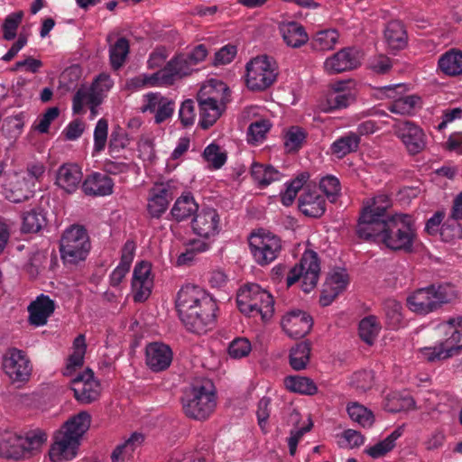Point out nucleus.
Instances as JSON below:
<instances>
[{
  "mask_svg": "<svg viewBox=\"0 0 462 462\" xmlns=\"http://www.w3.org/2000/svg\"><path fill=\"white\" fill-rule=\"evenodd\" d=\"M176 309L185 328L193 333H205L214 323L218 310L216 300L203 288L187 284L177 294Z\"/></svg>",
  "mask_w": 462,
  "mask_h": 462,
  "instance_id": "f257e3e1",
  "label": "nucleus"
},
{
  "mask_svg": "<svg viewBox=\"0 0 462 462\" xmlns=\"http://www.w3.org/2000/svg\"><path fill=\"white\" fill-rule=\"evenodd\" d=\"M361 225V235L365 240L380 242L393 251L411 252L416 238V226L412 216L403 213L392 215L385 221L371 222L365 215Z\"/></svg>",
  "mask_w": 462,
  "mask_h": 462,
  "instance_id": "f03ea898",
  "label": "nucleus"
},
{
  "mask_svg": "<svg viewBox=\"0 0 462 462\" xmlns=\"http://www.w3.org/2000/svg\"><path fill=\"white\" fill-rule=\"evenodd\" d=\"M90 423L91 416L88 411H80L68 420L55 434L54 443L49 451L51 460L62 462L73 459L80 439L89 429Z\"/></svg>",
  "mask_w": 462,
  "mask_h": 462,
  "instance_id": "7ed1b4c3",
  "label": "nucleus"
},
{
  "mask_svg": "<svg viewBox=\"0 0 462 462\" xmlns=\"http://www.w3.org/2000/svg\"><path fill=\"white\" fill-rule=\"evenodd\" d=\"M457 296L456 286L450 282L431 284L413 291L407 298V306L412 312L427 315L451 303Z\"/></svg>",
  "mask_w": 462,
  "mask_h": 462,
  "instance_id": "20e7f679",
  "label": "nucleus"
},
{
  "mask_svg": "<svg viewBox=\"0 0 462 462\" xmlns=\"http://www.w3.org/2000/svg\"><path fill=\"white\" fill-rule=\"evenodd\" d=\"M181 403L187 417L197 420L208 419L217 407L213 383L209 380L192 383L184 390Z\"/></svg>",
  "mask_w": 462,
  "mask_h": 462,
  "instance_id": "39448f33",
  "label": "nucleus"
},
{
  "mask_svg": "<svg viewBox=\"0 0 462 462\" xmlns=\"http://www.w3.org/2000/svg\"><path fill=\"white\" fill-rule=\"evenodd\" d=\"M236 303L239 310L248 316H260L268 321L274 313V300L272 294L256 283L241 287L237 292Z\"/></svg>",
  "mask_w": 462,
  "mask_h": 462,
  "instance_id": "423d86ee",
  "label": "nucleus"
},
{
  "mask_svg": "<svg viewBox=\"0 0 462 462\" xmlns=\"http://www.w3.org/2000/svg\"><path fill=\"white\" fill-rule=\"evenodd\" d=\"M229 89L223 82L202 87L197 94L199 108V125L203 129L212 126L225 109Z\"/></svg>",
  "mask_w": 462,
  "mask_h": 462,
  "instance_id": "0eeeda50",
  "label": "nucleus"
},
{
  "mask_svg": "<svg viewBox=\"0 0 462 462\" xmlns=\"http://www.w3.org/2000/svg\"><path fill=\"white\" fill-rule=\"evenodd\" d=\"M91 248L87 230L79 225L67 228L60 241V253L65 263L77 264L86 260Z\"/></svg>",
  "mask_w": 462,
  "mask_h": 462,
  "instance_id": "6e6552de",
  "label": "nucleus"
},
{
  "mask_svg": "<svg viewBox=\"0 0 462 462\" xmlns=\"http://www.w3.org/2000/svg\"><path fill=\"white\" fill-rule=\"evenodd\" d=\"M249 248L254 262L265 266L275 261L282 251L281 238L270 231L259 229L250 235Z\"/></svg>",
  "mask_w": 462,
  "mask_h": 462,
  "instance_id": "1a4fd4ad",
  "label": "nucleus"
},
{
  "mask_svg": "<svg viewBox=\"0 0 462 462\" xmlns=\"http://www.w3.org/2000/svg\"><path fill=\"white\" fill-rule=\"evenodd\" d=\"M320 273L319 257L314 251H306L298 264L292 267L286 278L287 286L290 287L301 280L303 291L310 292L317 285Z\"/></svg>",
  "mask_w": 462,
  "mask_h": 462,
  "instance_id": "9d476101",
  "label": "nucleus"
},
{
  "mask_svg": "<svg viewBox=\"0 0 462 462\" xmlns=\"http://www.w3.org/2000/svg\"><path fill=\"white\" fill-rule=\"evenodd\" d=\"M275 63L267 56H258L246 65V85L252 90H264L276 79Z\"/></svg>",
  "mask_w": 462,
  "mask_h": 462,
  "instance_id": "9b49d317",
  "label": "nucleus"
},
{
  "mask_svg": "<svg viewBox=\"0 0 462 462\" xmlns=\"http://www.w3.org/2000/svg\"><path fill=\"white\" fill-rule=\"evenodd\" d=\"M3 369L12 382L21 383L30 378L32 365L23 350L12 347L3 356Z\"/></svg>",
  "mask_w": 462,
  "mask_h": 462,
  "instance_id": "f8f14e48",
  "label": "nucleus"
},
{
  "mask_svg": "<svg viewBox=\"0 0 462 462\" xmlns=\"http://www.w3.org/2000/svg\"><path fill=\"white\" fill-rule=\"evenodd\" d=\"M71 390L78 402L89 404L99 398L101 385L99 381L94 378L93 371L88 368L71 381Z\"/></svg>",
  "mask_w": 462,
  "mask_h": 462,
  "instance_id": "ddd939ff",
  "label": "nucleus"
},
{
  "mask_svg": "<svg viewBox=\"0 0 462 462\" xmlns=\"http://www.w3.org/2000/svg\"><path fill=\"white\" fill-rule=\"evenodd\" d=\"M356 100L349 81H337L330 86V89L324 101L320 103V109L331 113L349 106Z\"/></svg>",
  "mask_w": 462,
  "mask_h": 462,
  "instance_id": "4468645a",
  "label": "nucleus"
},
{
  "mask_svg": "<svg viewBox=\"0 0 462 462\" xmlns=\"http://www.w3.org/2000/svg\"><path fill=\"white\" fill-rule=\"evenodd\" d=\"M394 131L410 154H418L425 149L426 135L423 130L415 123L411 121L399 122L394 125Z\"/></svg>",
  "mask_w": 462,
  "mask_h": 462,
  "instance_id": "2eb2a0df",
  "label": "nucleus"
},
{
  "mask_svg": "<svg viewBox=\"0 0 462 462\" xmlns=\"http://www.w3.org/2000/svg\"><path fill=\"white\" fill-rule=\"evenodd\" d=\"M191 228L198 236L210 240L220 231V217L217 209L209 207L202 208L191 221Z\"/></svg>",
  "mask_w": 462,
  "mask_h": 462,
  "instance_id": "dca6fc26",
  "label": "nucleus"
},
{
  "mask_svg": "<svg viewBox=\"0 0 462 462\" xmlns=\"http://www.w3.org/2000/svg\"><path fill=\"white\" fill-rule=\"evenodd\" d=\"M360 65V51L346 47L328 57L324 61V69L328 74L333 75L355 69Z\"/></svg>",
  "mask_w": 462,
  "mask_h": 462,
  "instance_id": "f3484780",
  "label": "nucleus"
},
{
  "mask_svg": "<svg viewBox=\"0 0 462 462\" xmlns=\"http://www.w3.org/2000/svg\"><path fill=\"white\" fill-rule=\"evenodd\" d=\"M195 70H197V69L193 68L186 53H179L172 57L165 66L158 71L161 76V82H162L163 86H171L176 80L191 75Z\"/></svg>",
  "mask_w": 462,
  "mask_h": 462,
  "instance_id": "a211bd4d",
  "label": "nucleus"
},
{
  "mask_svg": "<svg viewBox=\"0 0 462 462\" xmlns=\"http://www.w3.org/2000/svg\"><path fill=\"white\" fill-rule=\"evenodd\" d=\"M143 112L154 115V122L162 124L171 118L174 113V102L159 92H150L143 96Z\"/></svg>",
  "mask_w": 462,
  "mask_h": 462,
  "instance_id": "6ab92c4d",
  "label": "nucleus"
},
{
  "mask_svg": "<svg viewBox=\"0 0 462 462\" xmlns=\"http://www.w3.org/2000/svg\"><path fill=\"white\" fill-rule=\"evenodd\" d=\"M151 272L152 266L148 262L142 261L134 266L132 279L134 301H144L150 296L153 285Z\"/></svg>",
  "mask_w": 462,
  "mask_h": 462,
  "instance_id": "aec40b11",
  "label": "nucleus"
},
{
  "mask_svg": "<svg viewBox=\"0 0 462 462\" xmlns=\"http://www.w3.org/2000/svg\"><path fill=\"white\" fill-rule=\"evenodd\" d=\"M173 199V191L169 183H155L149 191L147 211L151 217L160 218Z\"/></svg>",
  "mask_w": 462,
  "mask_h": 462,
  "instance_id": "412c9836",
  "label": "nucleus"
},
{
  "mask_svg": "<svg viewBox=\"0 0 462 462\" xmlns=\"http://www.w3.org/2000/svg\"><path fill=\"white\" fill-rule=\"evenodd\" d=\"M281 323L282 329L290 337L300 338L310 331L313 320L307 312L296 310L284 315Z\"/></svg>",
  "mask_w": 462,
  "mask_h": 462,
  "instance_id": "4be33fe9",
  "label": "nucleus"
},
{
  "mask_svg": "<svg viewBox=\"0 0 462 462\" xmlns=\"http://www.w3.org/2000/svg\"><path fill=\"white\" fill-rule=\"evenodd\" d=\"M392 206V199L387 194H378L372 199L368 200L365 208H363L359 217L356 232L357 235H361V225L365 221L364 217L365 215L371 217V222L385 221L392 215L386 214V210Z\"/></svg>",
  "mask_w": 462,
  "mask_h": 462,
  "instance_id": "5701e85b",
  "label": "nucleus"
},
{
  "mask_svg": "<svg viewBox=\"0 0 462 462\" xmlns=\"http://www.w3.org/2000/svg\"><path fill=\"white\" fill-rule=\"evenodd\" d=\"M348 284V274L345 269L333 270L328 276L319 297L322 306H328L346 290Z\"/></svg>",
  "mask_w": 462,
  "mask_h": 462,
  "instance_id": "b1692460",
  "label": "nucleus"
},
{
  "mask_svg": "<svg viewBox=\"0 0 462 462\" xmlns=\"http://www.w3.org/2000/svg\"><path fill=\"white\" fill-rule=\"evenodd\" d=\"M83 172L77 163H63L56 171L55 184L68 194L75 193L82 184Z\"/></svg>",
  "mask_w": 462,
  "mask_h": 462,
  "instance_id": "393cba45",
  "label": "nucleus"
},
{
  "mask_svg": "<svg viewBox=\"0 0 462 462\" xmlns=\"http://www.w3.org/2000/svg\"><path fill=\"white\" fill-rule=\"evenodd\" d=\"M114 180L106 174L92 172L86 176L81 184V189L88 197H106L114 192Z\"/></svg>",
  "mask_w": 462,
  "mask_h": 462,
  "instance_id": "a878e982",
  "label": "nucleus"
},
{
  "mask_svg": "<svg viewBox=\"0 0 462 462\" xmlns=\"http://www.w3.org/2000/svg\"><path fill=\"white\" fill-rule=\"evenodd\" d=\"M298 207L307 217H320L326 211V200L317 189L306 188L299 198Z\"/></svg>",
  "mask_w": 462,
  "mask_h": 462,
  "instance_id": "bb28decb",
  "label": "nucleus"
},
{
  "mask_svg": "<svg viewBox=\"0 0 462 462\" xmlns=\"http://www.w3.org/2000/svg\"><path fill=\"white\" fill-rule=\"evenodd\" d=\"M146 364L153 372L167 369L172 361V351L162 343H151L146 347Z\"/></svg>",
  "mask_w": 462,
  "mask_h": 462,
  "instance_id": "cd10ccee",
  "label": "nucleus"
},
{
  "mask_svg": "<svg viewBox=\"0 0 462 462\" xmlns=\"http://www.w3.org/2000/svg\"><path fill=\"white\" fill-rule=\"evenodd\" d=\"M54 310V300L47 295L41 294L28 306L30 324L35 327L45 325Z\"/></svg>",
  "mask_w": 462,
  "mask_h": 462,
  "instance_id": "c85d7f7f",
  "label": "nucleus"
},
{
  "mask_svg": "<svg viewBox=\"0 0 462 462\" xmlns=\"http://www.w3.org/2000/svg\"><path fill=\"white\" fill-rule=\"evenodd\" d=\"M278 28L288 47L298 49L309 41V35L304 26L298 22H282Z\"/></svg>",
  "mask_w": 462,
  "mask_h": 462,
  "instance_id": "c756f323",
  "label": "nucleus"
},
{
  "mask_svg": "<svg viewBox=\"0 0 462 462\" xmlns=\"http://www.w3.org/2000/svg\"><path fill=\"white\" fill-rule=\"evenodd\" d=\"M135 244L132 240L126 241L124 245L119 264L114 269L109 276V282L112 287L119 286L126 273L129 272L135 254Z\"/></svg>",
  "mask_w": 462,
  "mask_h": 462,
  "instance_id": "7c9ffc66",
  "label": "nucleus"
},
{
  "mask_svg": "<svg viewBox=\"0 0 462 462\" xmlns=\"http://www.w3.org/2000/svg\"><path fill=\"white\" fill-rule=\"evenodd\" d=\"M438 70L448 77L462 75V51L457 49H450L439 56Z\"/></svg>",
  "mask_w": 462,
  "mask_h": 462,
  "instance_id": "2f4dec72",
  "label": "nucleus"
},
{
  "mask_svg": "<svg viewBox=\"0 0 462 462\" xmlns=\"http://www.w3.org/2000/svg\"><path fill=\"white\" fill-rule=\"evenodd\" d=\"M384 39L392 50H402L407 45V32L402 22L393 20L384 29Z\"/></svg>",
  "mask_w": 462,
  "mask_h": 462,
  "instance_id": "473e14b6",
  "label": "nucleus"
},
{
  "mask_svg": "<svg viewBox=\"0 0 462 462\" xmlns=\"http://www.w3.org/2000/svg\"><path fill=\"white\" fill-rule=\"evenodd\" d=\"M144 436L134 432L123 443L117 445L111 454L112 462H125L129 460L136 448L143 442Z\"/></svg>",
  "mask_w": 462,
  "mask_h": 462,
  "instance_id": "72a5a7b5",
  "label": "nucleus"
},
{
  "mask_svg": "<svg viewBox=\"0 0 462 462\" xmlns=\"http://www.w3.org/2000/svg\"><path fill=\"white\" fill-rule=\"evenodd\" d=\"M198 211L199 205L194 197L190 193H185L176 199L171 214L176 221L180 222L197 214Z\"/></svg>",
  "mask_w": 462,
  "mask_h": 462,
  "instance_id": "f704fd0d",
  "label": "nucleus"
},
{
  "mask_svg": "<svg viewBox=\"0 0 462 462\" xmlns=\"http://www.w3.org/2000/svg\"><path fill=\"white\" fill-rule=\"evenodd\" d=\"M20 435L12 431H0V457L19 459L23 457Z\"/></svg>",
  "mask_w": 462,
  "mask_h": 462,
  "instance_id": "c9c22d12",
  "label": "nucleus"
},
{
  "mask_svg": "<svg viewBox=\"0 0 462 462\" xmlns=\"http://www.w3.org/2000/svg\"><path fill=\"white\" fill-rule=\"evenodd\" d=\"M35 187L28 182L20 174L10 183V189L6 192L8 200L14 203H20L29 199L34 193Z\"/></svg>",
  "mask_w": 462,
  "mask_h": 462,
  "instance_id": "e433bc0d",
  "label": "nucleus"
},
{
  "mask_svg": "<svg viewBox=\"0 0 462 462\" xmlns=\"http://www.w3.org/2000/svg\"><path fill=\"white\" fill-rule=\"evenodd\" d=\"M251 175L260 188H265L282 178V173L273 166L258 162L252 163Z\"/></svg>",
  "mask_w": 462,
  "mask_h": 462,
  "instance_id": "4c0bfd02",
  "label": "nucleus"
},
{
  "mask_svg": "<svg viewBox=\"0 0 462 462\" xmlns=\"http://www.w3.org/2000/svg\"><path fill=\"white\" fill-rule=\"evenodd\" d=\"M103 101V98L95 90L89 88H79L75 93L72 99V110L74 114H80L83 111V106H98Z\"/></svg>",
  "mask_w": 462,
  "mask_h": 462,
  "instance_id": "58836bf2",
  "label": "nucleus"
},
{
  "mask_svg": "<svg viewBox=\"0 0 462 462\" xmlns=\"http://www.w3.org/2000/svg\"><path fill=\"white\" fill-rule=\"evenodd\" d=\"M402 430L399 428L394 430L383 440L378 441L374 445L367 447L365 453L374 459L384 457L393 449L396 445V440L402 436Z\"/></svg>",
  "mask_w": 462,
  "mask_h": 462,
  "instance_id": "ea45409f",
  "label": "nucleus"
},
{
  "mask_svg": "<svg viewBox=\"0 0 462 462\" xmlns=\"http://www.w3.org/2000/svg\"><path fill=\"white\" fill-rule=\"evenodd\" d=\"M360 143V137L354 132L337 138L330 146V150L337 158H343L346 155L357 150Z\"/></svg>",
  "mask_w": 462,
  "mask_h": 462,
  "instance_id": "a19ab883",
  "label": "nucleus"
},
{
  "mask_svg": "<svg viewBox=\"0 0 462 462\" xmlns=\"http://www.w3.org/2000/svg\"><path fill=\"white\" fill-rule=\"evenodd\" d=\"M285 388L291 392L304 395H313L318 392L316 383L309 377L289 375L283 381Z\"/></svg>",
  "mask_w": 462,
  "mask_h": 462,
  "instance_id": "79ce46f5",
  "label": "nucleus"
},
{
  "mask_svg": "<svg viewBox=\"0 0 462 462\" xmlns=\"http://www.w3.org/2000/svg\"><path fill=\"white\" fill-rule=\"evenodd\" d=\"M87 349L86 339L83 334L79 335L73 342V353L69 356L64 370L65 375H69L77 368L81 367Z\"/></svg>",
  "mask_w": 462,
  "mask_h": 462,
  "instance_id": "37998d69",
  "label": "nucleus"
},
{
  "mask_svg": "<svg viewBox=\"0 0 462 462\" xmlns=\"http://www.w3.org/2000/svg\"><path fill=\"white\" fill-rule=\"evenodd\" d=\"M130 51V45L125 37L118 38L109 46V60L113 69L117 70L123 67Z\"/></svg>",
  "mask_w": 462,
  "mask_h": 462,
  "instance_id": "c03bdc74",
  "label": "nucleus"
},
{
  "mask_svg": "<svg viewBox=\"0 0 462 462\" xmlns=\"http://www.w3.org/2000/svg\"><path fill=\"white\" fill-rule=\"evenodd\" d=\"M310 357V345L308 342H300L291 347L289 356V363L295 371L306 368Z\"/></svg>",
  "mask_w": 462,
  "mask_h": 462,
  "instance_id": "a18cd8bd",
  "label": "nucleus"
},
{
  "mask_svg": "<svg viewBox=\"0 0 462 462\" xmlns=\"http://www.w3.org/2000/svg\"><path fill=\"white\" fill-rule=\"evenodd\" d=\"M421 99L417 95L400 96L388 106V110L398 115H411L420 107Z\"/></svg>",
  "mask_w": 462,
  "mask_h": 462,
  "instance_id": "49530a36",
  "label": "nucleus"
},
{
  "mask_svg": "<svg viewBox=\"0 0 462 462\" xmlns=\"http://www.w3.org/2000/svg\"><path fill=\"white\" fill-rule=\"evenodd\" d=\"M46 225L45 215L41 208H32L23 214L22 232L37 233Z\"/></svg>",
  "mask_w": 462,
  "mask_h": 462,
  "instance_id": "de8ad7c7",
  "label": "nucleus"
},
{
  "mask_svg": "<svg viewBox=\"0 0 462 462\" xmlns=\"http://www.w3.org/2000/svg\"><path fill=\"white\" fill-rule=\"evenodd\" d=\"M309 178L308 172H301L296 178L285 183L286 189L281 193V202L283 206L289 207L293 203L298 192L303 189Z\"/></svg>",
  "mask_w": 462,
  "mask_h": 462,
  "instance_id": "09e8293b",
  "label": "nucleus"
},
{
  "mask_svg": "<svg viewBox=\"0 0 462 462\" xmlns=\"http://www.w3.org/2000/svg\"><path fill=\"white\" fill-rule=\"evenodd\" d=\"M383 310L388 327L398 329L403 321L402 306L393 299H388L383 302Z\"/></svg>",
  "mask_w": 462,
  "mask_h": 462,
  "instance_id": "8fccbe9b",
  "label": "nucleus"
},
{
  "mask_svg": "<svg viewBox=\"0 0 462 462\" xmlns=\"http://www.w3.org/2000/svg\"><path fill=\"white\" fill-rule=\"evenodd\" d=\"M420 353L422 358L429 362L445 360L454 356L444 340L437 342L432 346L421 347Z\"/></svg>",
  "mask_w": 462,
  "mask_h": 462,
  "instance_id": "3c124183",
  "label": "nucleus"
},
{
  "mask_svg": "<svg viewBox=\"0 0 462 462\" xmlns=\"http://www.w3.org/2000/svg\"><path fill=\"white\" fill-rule=\"evenodd\" d=\"M346 410L351 420L364 428H370L374 422L373 412L364 405L352 402L347 405Z\"/></svg>",
  "mask_w": 462,
  "mask_h": 462,
  "instance_id": "603ef678",
  "label": "nucleus"
},
{
  "mask_svg": "<svg viewBox=\"0 0 462 462\" xmlns=\"http://www.w3.org/2000/svg\"><path fill=\"white\" fill-rule=\"evenodd\" d=\"M163 86L161 82V76L159 71L152 74H140L126 81L125 87L129 90L136 91L145 87H161Z\"/></svg>",
  "mask_w": 462,
  "mask_h": 462,
  "instance_id": "864d4df0",
  "label": "nucleus"
},
{
  "mask_svg": "<svg viewBox=\"0 0 462 462\" xmlns=\"http://www.w3.org/2000/svg\"><path fill=\"white\" fill-rule=\"evenodd\" d=\"M338 32L335 29L322 30L313 37L312 47L319 51H328L334 48L338 40Z\"/></svg>",
  "mask_w": 462,
  "mask_h": 462,
  "instance_id": "5fc2aeb1",
  "label": "nucleus"
},
{
  "mask_svg": "<svg viewBox=\"0 0 462 462\" xmlns=\"http://www.w3.org/2000/svg\"><path fill=\"white\" fill-rule=\"evenodd\" d=\"M444 330L446 337L443 339L448 347L455 355L458 350L462 349V332L457 324H448V319L440 325Z\"/></svg>",
  "mask_w": 462,
  "mask_h": 462,
  "instance_id": "6e6d98bb",
  "label": "nucleus"
},
{
  "mask_svg": "<svg viewBox=\"0 0 462 462\" xmlns=\"http://www.w3.org/2000/svg\"><path fill=\"white\" fill-rule=\"evenodd\" d=\"M47 436L41 430L28 431L24 436L20 435V444L23 449V457L32 450L40 448L46 441Z\"/></svg>",
  "mask_w": 462,
  "mask_h": 462,
  "instance_id": "4d7b16f0",
  "label": "nucleus"
},
{
  "mask_svg": "<svg viewBox=\"0 0 462 462\" xmlns=\"http://www.w3.org/2000/svg\"><path fill=\"white\" fill-rule=\"evenodd\" d=\"M380 328L374 316L366 317L359 323V336L366 344L372 345L378 336Z\"/></svg>",
  "mask_w": 462,
  "mask_h": 462,
  "instance_id": "13d9d810",
  "label": "nucleus"
},
{
  "mask_svg": "<svg viewBox=\"0 0 462 462\" xmlns=\"http://www.w3.org/2000/svg\"><path fill=\"white\" fill-rule=\"evenodd\" d=\"M272 127V123L268 119H259L255 122H253L247 130V141L250 143H262L265 137L266 134L270 131Z\"/></svg>",
  "mask_w": 462,
  "mask_h": 462,
  "instance_id": "bf43d9fd",
  "label": "nucleus"
},
{
  "mask_svg": "<svg viewBox=\"0 0 462 462\" xmlns=\"http://www.w3.org/2000/svg\"><path fill=\"white\" fill-rule=\"evenodd\" d=\"M439 235L442 241L455 243L462 239V226L457 219L451 217L442 224Z\"/></svg>",
  "mask_w": 462,
  "mask_h": 462,
  "instance_id": "052dcab7",
  "label": "nucleus"
},
{
  "mask_svg": "<svg viewBox=\"0 0 462 462\" xmlns=\"http://www.w3.org/2000/svg\"><path fill=\"white\" fill-rule=\"evenodd\" d=\"M306 139L305 131L299 126H291L284 134V147L288 152H297Z\"/></svg>",
  "mask_w": 462,
  "mask_h": 462,
  "instance_id": "680f3d73",
  "label": "nucleus"
},
{
  "mask_svg": "<svg viewBox=\"0 0 462 462\" xmlns=\"http://www.w3.org/2000/svg\"><path fill=\"white\" fill-rule=\"evenodd\" d=\"M23 12L18 11L8 14L2 24L3 38L5 41H12L17 35V30L23 21Z\"/></svg>",
  "mask_w": 462,
  "mask_h": 462,
  "instance_id": "e2e57ef3",
  "label": "nucleus"
},
{
  "mask_svg": "<svg viewBox=\"0 0 462 462\" xmlns=\"http://www.w3.org/2000/svg\"><path fill=\"white\" fill-rule=\"evenodd\" d=\"M108 134V123L105 118H100L94 130V145L92 155H97L106 147Z\"/></svg>",
  "mask_w": 462,
  "mask_h": 462,
  "instance_id": "0e129e2a",
  "label": "nucleus"
},
{
  "mask_svg": "<svg viewBox=\"0 0 462 462\" xmlns=\"http://www.w3.org/2000/svg\"><path fill=\"white\" fill-rule=\"evenodd\" d=\"M319 188L330 202H335L340 194L339 180L333 175H327L319 181Z\"/></svg>",
  "mask_w": 462,
  "mask_h": 462,
  "instance_id": "69168bd1",
  "label": "nucleus"
},
{
  "mask_svg": "<svg viewBox=\"0 0 462 462\" xmlns=\"http://www.w3.org/2000/svg\"><path fill=\"white\" fill-rule=\"evenodd\" d=\"M203 157L214 169L221 168L226 162V154L216 143H210L205 148Z\"/></svg>",
  "mask_w": 462,
  "mask_h": 462,
  "instance_id": "338daca9",
  "label": "nucleus"
},
{
  "mask_svg": "<svg viewBox=\"0 0 462 462\" xmlns=\"http://www.w3.org/2000/svg\"><path fill=\"white\" fill-rule=\"evenodd\" d=\"M130 143L128 134L120 127L112 131L108 143V152L111 156L119 152L121 149L125 148Z\"/></svg>",
  "mask_w": 462,
  "mask_h": 462,
  "instance_id": "774afa93",
  "label": "nucleus"
}]
</instances>
